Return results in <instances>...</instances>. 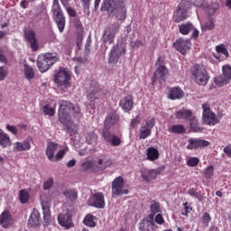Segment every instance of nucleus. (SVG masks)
<instances>
[{"label":"nucleus","instance_id":"obj_1","mask_svg":"<svg viewBox=\"0 0 231 231\" xmlns=\"http://www.w3.org/2000/svg\"><path fill=\"white\" fill-rule=\"evenodd\" d=\"M120 116L116 112L109 113L105 119V128L102 132V136L106 143H111L114 147H116L122 143L120 137L109 133V129L118 124Z\"/></svg>","mask_w":231,"mask_h":231},{"label":"nucleus","instance_id":"obj_2","mask_svg":"<svg viewBox=\"0 0 231 231\" xmlns=\"http://www.w3.org/2000/svg\"><path fill=\"white\" fill-rule=\"evenodd\" d=\"M192 3L194 6L201 8L205 0H182L177 7V12L173 14V20L175 23H181V21H185V19H187V12L192 8Z\"/></svg>","mask_w":231,"mask_h":231},{"label":"nucleus","instance_id":"obj_3","mask_svg":"<svg viewBox=\"0 0 231 231\" xmlns=\"http://www.w3.org/2000/svg\"><path fill=\"white\" fill-rule=\"evenodd\" d=\"M122 3L123 0H104L101 11L107 12L108 15H116L119 21H124L125 19V9Z\"/></svg>","mask_w":231,"mask_h":231},{"label":"nucleus","instance_id":"obj_4","mask_svg":"<svg viewBox=\"0 0 231 231\" xmlns=\"http://www.w3.org/2000/svg\"><path fill=\"white\" fill-rule=\"evenodd\" d=\"M151 211L152 214H150L146 218L143 219L139 224V230L141 231H154L156 230V224L154 223V214L160 212V203L153 202L151 205Z\"/></svg>","mask_w":231,"mask_h":231},{"label":"nucleus","instance_id":"obj_5","mask_svg":"<svg viewBox=\"0 0 231 231\" xmlns=\"http://www.w3.org/2000/svg\"><path fill=\"white\" fill-rule=\"evenodd\" d=\"M59 104V110H58V116L59 122H60L63 125L67 124H71V116L68 113V111L71 110L73 107V103L68 100H60Z\"/></svg>","mask_w":231,"mask_h":231},{"label":"nucleus","instance_id":"obj_6","mask_svg":"<svg viewBox=\"0 0 231 231\" xmlns=\"http://www.w3.org/2000/svg\"><path fill=\"white\" fill-rule=\"evenodd\" d=\"M57 60H59L57 54L46 53L39 55L37 60L38 69H40L41 73H46Z\"/></svg>","mask_w":231,"mask_h":231},{"label":"nucleus","instance_id":"obj_7","mask_svg":"<svg viewBox=\"0 0 231 231\" xmlns=\"http://www.w3.org/2000/svg\"><path fill=\"white\" fill-rule=\"evenodd\" d=\"M191 75L194 77L197 84L199 86H207L209 77L205 67L201 65H194L191 69Z\"/></svg>","mask_w":231,"mask_h":231},{"label":"nucleus","instance_id":"obj_8","mask_svg":"<svg viewBox=\"0 0 231 231\" xmlns=\"http://www.w3.org/2000/svg\"><path fill=\"white\" fill-rule=\"evenodd\" d=\"M126 48L124 43H117L114 45L108 55V64L111 66H115V64H118V60L120 57H124L125 55Z\"/></svg>","mask_w":231,"mask_h":231},{"label":"nucleus","instance_id":"obj_9","mask_svg":"<svg viewBox=\"0 0 231 231\" xmlns=\"http://www.w3.org/2000/svg\"><path fill=\"white\" fill-rule=\"evenodd\" d=\"M156 66L158 68L153 74L152 83L154 84V82L159 80L160 84H162V82H165V80H167V77L169 76V69L167 67H165V65H163V60L161 57L158 58Z\"/></svg>","mask_w":231,"mask_h":231},{"label":"nucleus","instance_id":"obj_10","mask_svg":"<svg viewBox=\"0 0 231 231\" xmlns=\"http://www.w3.org/2000/svg\"><path fill=\"white\" fill-rule=\"evenodd\" d=\"M202 121L206 125H216V124H219V119H217L216 114L210 110L209 105H202Z\"/></svg>","mask_w":231,"mask_h":231},{"label":"nucleus","instance_id":"obj_11","mask_svg":"<svg viewBox=\"0 0 231 231\" xmlns=\"http://www.w3.org/2000/svg\"><path fill=\"white\" fill-rule=\"evenodd\" d=\"M71 74L68 69L64 68H60L57 74L54 76V82L58 86H64L65 88H69V80H71Z\"/></svg>","mask_w":231,"mask_h":231},{"label":"nucleus","instance_id":"obj_12","mask_svg":"<svg viewBox=\"0 0 231 231\" xmlns=\"http://www.w3.org/2000/svg\"><path fill=\"white\" fill-rule=\"evenodd\" d=\"M124 194H129V189H124V178L117 177L112 182V196L118 198Z\"/></svg>","mask_w":231,"mask_h":231},{"label":"nucleus","instance_id":"obj_13","mask_svg":"<svg viewBox=\"0 0 231 231\" xmlns=\"http://www.w3.org/2000/svg\"><path fill=\"white\" fill-rule=\"evenodd\" d=\"M118 30H120V24L118 23H114L106 28L103 34V42H105V44H113V42H115V37L116 33H118Z\"/></svg>","mask_w":231,"mask_h":231},{"label":"nucleus","instance_id":"obj_14","mask_svg":"<svg viewBox=\"0 0 231 231\" xmlns=\"http://www.w3.org/2000/svg\"><path fill=\"white\" fill-rule=\"evenodd\" d=\"M231 79V67L230 65H225L222 68V75L215 78V83L217 84L219 88L226 86V83Z\"/></svg>","mask_w":231,"mask_h":231},{"label":"nucleus","instance_id":"obj_15","mask_svg":"<svg viewBox=\"0 0 231 231\" xmlns=\"http://www.w3.org/2000/svg\"><path fill=\"white\" fill-rule=\"evenodd\" d=\"M152 127H154V117L146 120L145 124H143L139 130L140 140H146L152 133Z\"/></svg>","mask_w":231,"mask_h":231},{"label":"nucleus","instance_id":"obj_16","mask_svg":"<svg viewBox=\"0 0 231 231\" xmlns=\"http://www.w3.org/2000/svg\"><path fill=\"white\" fill-rule=\"evenodd\" d=\"M173 46L177 51H180L182 55H185L189 50H190V40H185L183 38H179L174 43Z\"/></svg>","mask_w":231,"mask_h":231},{"label":"nucleus","instance_id":"obj_17","mask_svg":"<svg viewBox=\"0 0 231 231\" xmlns=\"http://www.w3.org/2000/svg\"><path fill=\"white\" fill-rule=\"evenodd\" d=\"M179 30L182 35H189V33L192 32V37H194V39H198V37H199V31L194 28V25L191 23H186L179 25Z\"/></svg>","mask_w":231,"mask_h":231},{"label":"nucleus","instance_id":"obj_18","mask_svg":"<svg viewBox=\"0 0 231 231\" xmlns=\"http://www.w3.org/2000/svg\"><path fill=\"white\" fill-rule=\"evenodd\" d=\"M91 207L96 208H104L106 207V200L104 199V194L97 192L92 195L91 199Z\"/></svg>","mask_w":231,"mask_h":231},{"label":"nucleus","instance_id":"obj_19","mask_svg":"<svg viewBox=\"0 0 231 231\" xmlns=\"http://www.w3.org/2000/svg\"><path fill=\"white\" fill-rule=\"evenodd\" d=\"M189 145L187 149H199V147H208L210 143L203 139H189Z\"/></svg>","mask_w":231,"mask_h":231},{"label":"nucleus","instance_id":"obj_20","mask_svg":"<svg viewBox=\"0 0 231 231\" xmlns=\"http://www.w3.org/2000/svg\"><path fill=\"white\" fill-rule=\"evenodd\" d=\"M58 222L65 228H71L73 226V220L71 219V213L60 214L58 216Z\"/></svg>","mask_w":231,"mask_h":231},{"label":"nucleus","instance_id":"obj_21","mask_svg":"<svg viewBox=\"0 0 231 231\" xmlns=\"http://www.w3.org/2000/svg\"><path fill=\"white\" fill-rule=\"evenodd\" d=\"M160 169L155 170H143L141 171L142 178L145 181H152V180H156V176L160 174Z\"/></svg>","mask_w":231,"mask_h":231},{"label":"nucleus","instance_id":"obj_22","mask_svg":"<svg viewBox=\"0 0 231 231\" xmlns=\"http://www.w3.org/2000/svg\"><path fill=\"white\" fill-rule=\"evenodd\" d=\"M134 102L133 101V96L128 95L123 99L120 100L119 106L123 109V111H131L133 109V106Z\"/></svg>","mask_w":231,"mask_h":231},{"label":"nucleus","instance_id":"obj_23","mask_svg":"<svg viewBox=\"0 0 231 231\" xmlns=\"http://www.w3.org/2000/svg\"><path fill=\"white\" fill-rule=\"evenodd\" d=\"M113 162L109 157H103L102 159L97 160L96 162V171H106L107 167H111Z\"/></svg>","mask_w":231,"mask_h":231},{"label":"nucleus","instance_id":"obj_24","mask_svg":"<svg viewBox=\"0 0 231 231\" xmlns=\"http://www.w3.org/2000/svg\"><path fill=\"white\" fill-rule=\"evenodd\" d=\"M13 223L12 215L8 211H4L0 215V225H2L4 228L12 226Z\"/></svg>","mask_w":231,"mask_h":231},{"label":"nucleus","instance_id":"obj_25","mask_svg":"<svg viewBox=\"0 0 231 231\" xmlns=\"http://www.w3.org/2000/svg\"><path fill=\"white\" fill-rule=\"evenodd\" d=\"M184 97L185 93L178 87L171 88L168 94V98H170V100H180Z\"/></svg>","mask_w":231,"mask_h":231},{"label":"nucleus","instance_id":"obj_26","mask_svg":"<svg viewBox=\"0 0 231 231\" xmlns=\"http://www.w3.org/2000/svg\"><path fill=\"white\" fill-rule=\"evenodd\" d=\"M57 151H59V143L53 142L48 143L45 154L50 162L53 160V156H55Z\"/></svg>","mask_w":231,"mask_h":231},{"label":"nucleus","instance_id":"obj_27","mask_svg":"<svg viewBox=\"0 0 231 231\" xmlns=\"http://www.w3.org/2000/svg\"><path fill=\"white\" fill-rule=\"evenodd\" d=\"M41 225V214L39 211L33 209L28 219L29 226H39Z\"/></svg>","mask_w":231,"mask_h":231},{"label":"nucleus","instance_id":"obj_28","mask_svg":"<svg viewBox=\"0 0 231 231\" xmlns=\"http://www.w3.org/2000/svg\"><path fill=\"white\" fill-rule=\"evenodd\" d=\"M53 19L58 26L59 31L60 33H62L64 32V28L66 27V17H64V13L54 14Z\"/></svg>","mask_w":231,"mask_h":231},{"label":"nucleus","instance_id":"obj_29","mask_svg":"<svg viewBox=\"0 0 231 231\" xmlns=\"http://www.w3.org/2000/svg\"><path fill=\"white\" fill-rule=\"evenodd\" d=\"M32 149V145L30 144L29 140H24L22 143L16 142L14 146V151L15 152H21L23 151H30Z\"/></svg>","mask_w":231,"mask_h":231},{"label":"nucleus","instance_id":"obj_30","mask_svg":"<svg viewBox=\"0 0 231 231\" xmlns=\"http://www.w3.org/2000/svg\"><path fill=\"white\" fill-rule=\"evenodd\" d=\"M26 39L33 51H37L39 50V44L37 43V39H35V32L33 31L27 32Z\"/></svg>","mask_w":231,"mask_h":231},{"label":"nucleus","instance_id":"obj_31","mask_svg":"<svg viewBox=\"0 0 231 231\" xmlns=\"http://www.w3.org/2000/svg\"><path fill=\"white\" fill-rule=\"evenodd\" d=\"M175 116L178 118V120H190V117L193 116L192 111L183 108L180 111H177L175 113Z\"/></svg>","mask_w":231,"mask_h":231},{"label":"nucleus","instance_id":"obj_32","mask_svg":"<svg viewBox=\"0 0 231 231\" xmlns=\"http://www.w3.org/2000/svg\"><path fill=\"white\" fill-rule=\"evenodd\" d=\"M190 129L193 133H201L203 131V128L199 127V122L198 121V118L196 116H192L189 119Z\"/></svg>","mask_w":231,"mask_h":231},{"label":"nucleus","instance_id":"obj_33","mask_svg":"<svg viewBox=\"0 0 231 231\" xmlns=\"http://www.w3.org/2000/svg\"><path fill=\"white\" fill-rule=\"evenodd\" d=\"M0 145L1 147H10L12 145V141L8 134H5L3 130H0Z\"/></svg>","mask_w":231,"mask_h":231},{"label":"nucleus","instance_id":"obj_34","mask_svg":"<svg viewBox=\"0 0 231 231\" xmlns=\"http://www.w3.org/2000/svg\"><path fill=\"white\" fill-rule=\"evenodd\" d=\"M146 154L147 160H150V162H154V160H158V158H160V152H158L154 147L148 148Z\"/></svg>","mask_w":231,"mask_h":231},{"label":"nucleus","instance_id":"obj_35","mask_svg":"<svg viewBox=\"0 0 231 231\" xmlns=\"http://www.w3.org/2000/svg\"><path fill=\"white\" fill-rule=\"evenodd\" d=\"M97 140H98V136L95 132L88 133L86 135V142L88 145H97Z\"/></svg>","mask_w":231,"mask_h":231},{"label":"nucleus","instance_id":"obj_36","mask_svg":"<svg viewBox=\"0 0 231 231\" xmlns=\"http://www.w3.org/2000/svg\"><path fill=\"white\" fill-rule=\"evenodd\" d=\"M63 195L67 199H69V201H75L77 198H79V194L75 189H67L63 192Z\"/></svg>","mask_w":231,"mask_h":231},{"label":"nucleus","instance_id":"obj_37","mask_svg":"<svg viewBox=\"0 0 231 231\" xmlns=\"http://www.w3.org/2000/svg\"><path fill=\"white\" fill-rule=\"evenodd\" d=\"M23 66H24L25 79H27V80L33 79L35 77V72L33 71V69L30 67V65L28 64H24Z\"/></svg>","mask_w":231,"mask_h":231},{"label":"nucleus","instance_id":"obj_38","mask_svg":"<svg viewBox=\"0 0 231 231\" xmlns=\"http://www.w3.org/2000/svg\"><path fill=\"white\" fill-rule=\"evenodd\" d=\"M69 111H71L74 118H82V116H84L82 114V111H80V106H79L78 104H73L72 103V106H71V109Z\"/></svg>","mask_w":231,"mask_h":231},{"label":"nucleus","instance_id":"obj_39","mask_svg":"<svg viewBox=\"0 0 231 231\" xmlns=\"http://www.w3.org/2000/svg\"><path fill=\"white\" fill-rule=\"evenodd\" d=\"M41 205L43 212H51L50 210V208H51V199H47L44 200V199H42Z\"/></svg>","mask_w":231,"mask_h":231},{"label":"nucleus","instance_id":"obj_40","mask_svg":"<svg viewBox=\"0 0 231 231\" xmlns=\"http://www.w3.org/2000/svg\"><path fill=\"white\" fill-rule=\"evenodd\" d=\"M51 10L53 15H59L60 14H63L62 9L60 8V5L59 4V0H53Z\"/></svg>","mask_w":231,"mask_h":231},{"label":"nucleus","instance_id":"obj_41","mask_svg":"<svg viewBox=\"0 0 231 231\" xmlns=\"http://www.w3.org/2000/svg\"><path fill=\"white\" fill-rule=\"evenodd\" d=\"M20 203H28V199H30V193L26 191V189H21L19 193Z\"/></svg>","mask_w":231,"mask_h":231},{"label":"nucleus","instance_id":"obj_42","mask_svg":"<svg viewBox=\"0 0 231 231\" xmlns=\"http://www.w3.org/2000/svg\"><path fill=\"white\" fill-rule=\"evenodd\" d=\"M100 91L101 89L97 86L91 87L90 92L88 93V97H90V98H98V97H100L99 95Z\"/></svg>","mask_w":231,"mask_h":231},{"label":"nucleus","instance_id":"obj_43","mask_svg":"<svg viewBox=\"0 0 231 231\" xmlns=\"http://www.w3.org/2000/svg\"><path fill=\"white\" fill-rule=\"evenodd\" d=\"M208 14L210 16L214 15L217 10H219V3L218 2H212L211 5L208 6Z\"/></svg>","mask_w":231,"mask_h":231},{"label":"nucleus","instance_id":"obj_44","mask_svg":"<svg viewBox=\"0 0 231 231\" xmlns=\"http://www.w3.org/2000/svg\"><path fill=\"white\" fill-rule=\"evenodd\" d=\"M171 133L181 134L182 133H185V126H183V125H173L171 126Z\"/></svg>","mask_w":231,"mask_h":231},{"label":"nucleus","instance_id":"obj_45","mask_svg":"<svg viewBox=\"0 0 231 231\" xmlns=\"http://www.w3.org/2000/svg\"><path fill=\"white\" fill-rule=\"evenodd\" d=\"M51 223V211L43 212V225L48 226Z\"/></svg>","mask_w":231,"mask_h":231},{"label":"nucleus","instance_id":"obj_46","mask_svg":"<svg viewBox=\"0 0 231 231\" xmlns=\"http://www.w3.org/2000/svg\"><path fill=\"white\" fill-rule=\"evenodd\" d=\"M82 169L84 171H89L90 169H93V171H97V164L93 162H87L82 164Z\"/></svg>","mask_w":231,"mask_h":231},{"label":"nucleus","instance_id":"obj_47","mask_svg":"<svg viewBox=\"0 0 231 231\" xmlns=\"http://www.w3.org/2000/svg\"><path fill=\"white\" fill-rule=\"evenodd\" d=\"M214 176V166H209L204 170V177L206 180H210Z\"/></svg>","mask_w":231,"mask_h":231},{"label":"nucleus","instance_id":"obj_48","mask_svg":"<svg viewBox=\"0 0 231 231\" xmlns=\"http://www.w3.org/2000/svg\"><path fill=\"white\" fill-rule=\"evenodd\" d=\"M84 225L87 226H95V221L93 220L92 215H87L86 217L83 220Z\"/></svg>","mask_w":231,"mask_h":231},{"label":"nucleus","instance_id":"obj_49","mask_svg":"<svg viewBox=\"0 0 231 231\" xmlns=\"http://www.w3.org/2000/svg\"><path fill=\"white\" fill-rule=\"evenodd\" d=\"M199 163V158L198 157H191L187 161V165L189 167H198Z\"/></svg>","mask_w":231,"mask_h":231},{"label":"nucleus","instance_id":"obj_50","mask_svg":"<svg viewBox=\"0 0 231 231\" xmlns=\"http://www.w3.org/2000/svg\"><path fill=\"white\" fill-rule=\"evenodd\" d=\"M42 111L44 113V115H48L49 116H53L55 115V110L53 109V107L46 105L42 107Z\"/></svg>","mask_w":231,"mask_h":231},{"label":"nucleus","instance_id":"obj_51","mask_svg":"<svg viewBox=\"0 0 231 231\" xmlns=\"http://www.w3.org/2000/svg\"><path fill=\"white\" fill-rule=\"evenodd\" d=\"M64 154H66V151L64 150H60L57 153L56 156H53V160H51V162H60L62 158H64Z\"/></svg>","mask_w":231,"mask_h":231},{"label":"nucleus","instance_id":"obj_52","mask_svg":"<svg viewBox=\"0 0 231 231\" xmlns=\"http://www.w3.org/2000/svg\"><path fill=\"white\" fill-rule=\"evenodd\" d=\"M216 50L217 53H222V55H225V57H228V51L223 44L217 45Z\"/></svg>","mask_w":231,"mask_h":231},{"label":"nucleus","instance_id":"obj_53","mask_svg":"<svg viewBox=\"0 0 231 231\" xmlns=\"http://www.w3.org/2000/svg\"><path fill=\"white\" fill-rule=\"evenodd\" d=\"M215 24L214 21L212 19H209L208 23H206L204 25H202L203 32H207V30H213Z\"/></svg>","mask_w":231,"mask_h":231},{"label":"nucleus","instance_id":"obj_54","mask_svg":"<svg viewBox=\"0 0 231 231\" xmlns=\"http://www.w3.org/2000/svg\"><path fill=\"white\" fill-rule=\"evenodd\" d=\"M153 223H157V225H163V223H165L163 216H162V214H157L153 217Z\"/></svg>","mask_w":231,"mask_h":231},{"label":"nucleus","instance_id":"obj_55","mask_svg":"<svg viewBox=\"0 0 231 231\" xmlns=\"http://www.w3.org/2000/svg\"><path fill=\"white\" fill-rule=\"evenodd\" d=\"M91 48V38L88 37L87 40V43L85 45V57H88V55H89V52L91 51V50L89 49Z\"/></svg>","mask_w":231,"mask_h":231},{"label":"nucleus","instance_id":"obj_56","mask_svg":"<svg viewBox=\"0 0 231 231\" xmlns=\"http://www.w3.org/2000/svg\"><path fill=\"white\" fill-rule=\"evenodd\" d=\"M188 194L189 196H191V198H196L197 199L201 201V195H199V193H198V191H196V189H189L188 191Z\"/></svg>","mask_w":231,"mask_h":231},{"label":"nucleus","instance_id":"obj_57","mask_svg":"<svg viewBox=\"0 0 231 231\" xmlns=\"http://www.w3.org/2000/svg\"><path fill=\"white\" fill-rule=\"evenodd\" d=\"M7 75L8 70L6 69V67H0V80H5Z\"/></svg>","mask_w":231,"mask_h":231},{"label":"nucleus","instance_id":"obj_58","mask_svg":"<svg viewBox=\"0 0 231 231\" xmlns=\"http://www.w3.org/2000/svg\"><path fill=\"white\" fill-rule=\"evenodd\" d=\"M211 217H210V214L208 213H204V215L202 216V221L203 224L205 225V226H208V223H210L211 221Z\"/></svg>","mask_w":231,"mask_h":231},{"label":"nucleus","instance_id":"obj_59","mask_svg":"<svg viewBox=\"0 0 231 231\" xmlns=\"http://www.w3.org/2000/svg\"><path fill=\"white\" fill-rule=\"evenodd\" d=\"M53 187V179H49L46 182L43 184V189L44 190H50Z\"/></svg>","mask_w":231,"mask_h":231},{"label":"nucleus","instance_id":"obj_60","mask_svg":"<svg viewBox=\"0 0 231 231\" xmlns=\"http://www.w3.org/2000/svg\"><path fill=\"white\" fill-rule=\"evenodd\" d=\"M140 122H142V117L137 116L135 118L132 119L130 125L131 127L134 128L138 125V124H140Z\"/></svg>","mask_w":231,"mask_h":231},{"label":"nucleus","instance_id":"obj_61","mask_svg":"<svg viewBox=\"0 0 231 231\" xmlns=\"http://www.w3.org/2000/svg\"><path fill=\"white\" fill-rule=\"evenodd\" d=\"M184 206V211L181 212L182 216H189V213L190 210H192V208L189 206V202L183 203Z\"/></svg>","mask_w":231,"mask_h":231},{"label":"nucleus","instance_id":"obj_62","mask_svg":"<svg viewBox=\"0 0 231 231\" xmlns=\"http://www.w3.org/2000/svg\"><path fill=\"white\" fill-rule=\"evenodd\" d=\"M70 123H67L66 125H64L66 126L67 129V133H69V134H75V133H77V130L74 129L73 126L69 125Z\"/></svg>","mask_w":231,"mask_h":231},{"label":"nucleus","instance_id":"obj_63","mask_svg":"<svg viewBox=\"0 0 231 231\" xmlns=\"http://www.w3.org/2000/svg\"><path fill=\"white\" fill-rule=\"evenodd\" d=\"M6 129L13 134H17L18 133L17 128L14 125H6Z\"/></svg>","mask_w":231,"mask_h":231},{"label":"nucleus","instance_id":"obj_64","mask_svg":"<svg viewBox=\"0 0 231 231\" xmlns=\"http://www.w3.org/2000/svg\"><path fill=\"white\" fill-rule=\"evenodd\" d=\"M224 152L228 158H231V146H226L224 148Z\"/></svg>","mask_w":231,"mask_h":231}]
</instances>
